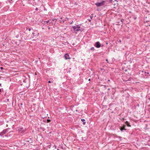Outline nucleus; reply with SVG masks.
Instances as JSON below:
<instances>
[{
	"label": "nucleus",
	"mask_w": 150,
	"mask_h": 150,
	"mask_svg": "<svg viewBox=\"0 0 150 150\" xmlns=\"http://www.w3.org/2000/svg\"><path fill=\"white\" fill-rule=\"evenodd\" d=\"M57 150H59V149H57Z\"/></svg>",
	"instance_id": "32"
},
{
	"label": "nucleus",
	"mask_w": 150,
	"mask_h": 150,
	"mask_svg": "<svg viewBox=\"0 0 150 150\" xmlns=\"http://www.w3.org/2000/svg\"><path fill=\"white\" fill-rule=\"evenodd\" d=\"M90 80H91L90 79H88V81H90Z\"/></svg>",
	"instance_id": "26"
},
{
	"label": "nucleus",
	"mask_w": 150,
	"mask_h": 150,
	"mask_svg": "<svg viewBox=\"0 0 150 150\" xmlns=\"http://www.w3.org/2000/svg\"><path fill=\"white\" fill-rule=\"evenodd\" d=\"M0 86H1V83H0Z\"/></svg>",
	"instance_id": "30"
},
{
	"label": "nucleus",
	"mask_w": 150,
	"mask_h": 150,
	"mask_svg": "<svg viewBox=\"0 0 150 150\" xmlns=\"http://www.w3.org/2000/svg\"><path fill=\"white\" fill-rule=\"evenodd\" d=\"M105 2V1H103L101 2L96 3L95 4L97 6H102L104 4Z\"/></svg>",
	"instance_id": "1"
},
{
	"label": "nucleus",
	"mask_w": 150,
	"mask_h": 150,
	"mask_svg": "<svg viewBox=\"0 0 150 150\" xmlns=\"http://www.w3.org/2000/svg\"><path fill=\"white\" fill-rule=\"evenodd\" d=\"M76 27L78 29H80V27L79 25H77L76 26Z\"/></svg>",
	"instance_id": "9"
},
{
	"label": "nucleus",
	"mask_w": 150,
	"mask_h": 150,
	"mask_svg": "<svg viewBox=\"0 0 150 150\" xmlns=\"http://www.w3.org/2000/svg\"><path fill=\"white\" fill-rule=\"evenodd\" d=\"M119 42H121V40H119Z\"/></svg>",
	"instance_id": "29"
},
{
	"label": "nucleus",
	"mask_w": 150,
	"mask_h": 150,
	"mask_svg": "<svg viewBox=\"0 0 150 150\" xmlns=\"http://www.w3.org/2000/svg\"><path fill=\"white\" fill-rule=\"evenodd\" d=\"M21 105H23V104L22 103H21Z\"/></svg>",
	"instance_id": "28"
},
{
	"label": "nucleus",
	"mask_w": 150,
	"mask_h": 150,
	"mask_svg": "<svg viewBox=\"0 0 150 150\" xmlns=\"http://www.w3.org/2000/svg\"><path fill=\"white\" fill-rule=\"evenodd\" d=\"M125 125H124L123 126V127L120 128V130L121 131H122L123 130H126V129L125 128Z\"/></svg>",
	"instance_id": "6"
},
{
	"label": "nucleus",
	"mask_w": 150,
	"mask_h": 150,
	"mask_svg": "<svg viewBox=\"0 0 150 150\" xmlns=\"http://www.w3.org/2000/svg\"><path fill=\"white\" fill-rule=\"evenodd\" d=\"M64 58L65 59H70V58L69 57V55L67 54H66L64 56Z\"/></svg>",
	"instance_id": "4"
},
{
	"label": "nucleus",
	"mask_w": 150,
	"mask_h": 150,
	"mask_svg": "<svg viewBox=\"0 0 150 150\" xmlns=\"http://www.w3.org/2000/svg\"><path fill=\"white\" fill-rule=\"evenodd\" d=\"M149 26H150V25H149Z\"/></svg>",
	"instance_id": "33"
},
{
	"label": "nucleus",
	"mask_w": 150,
	"mask_h": 150,
	"mask_svg": "<svg viewBox=\"0 0 150 150\" xmlns=\"http://www.w3.org/2000/svg\"><path fill=\"white\" fill-rule=\"evenodd\" d=\"M124 21V19H122L121 20V23L122 24H123V21Z\"/></svg>",
	"instance_id": "10"
},
{
	"label": "nucleus",
	"mask_w": 150,
	"mask_h": 150,
	"mask_svg": "<svg viewBox=\"0 0 150 150\" xmlns=\"http://www.w3.org/2000/svg\"><path fill=\"white\" fill-rule=\"evenodd\" d=\"M90 50H92V51H94V47H91V48Z\"/></svg>",
	"instance_id": "8"
},
{
	"label": "nucleus",
	"mask_w": 150,
	"mask_h": 150,
	"mask_svg": "<svg viewBox=\"0 0 150 150\" xmlns=\"http://www.w3.org/2000/svg\"><path fill=\"white\" fill-rule=\"evenodd\" d=\"M54 20H57V19H55H55H52V21H54Z\"/></svg>",
	"instance_id": "17"
},
{
	"label": "nucleus",
	"mask_w": 150,
	"mask_h": 150,
	"mask_svg": "<svg viewBox=\"0 0 150 150\" xmlns=\"http://www.w3.org/2000/svg\"><path fill=\"white\" fill-rule=\"evenodd\" d=\"M136 18H137L136 17L134 18V19H136Z\"/></svg>",
	"instance_id": "27"
},
{
	"label": "nucleus",
	"mask_w": 150,
	"mask_h": 150,
	"mask_svg": "<svg viewBox=\"0 0 150 150\" xmlns=\"http://www.w3.org/2000/svg\"><path fill=\"white\" fill-rule=\"evenodd\" d=\"M8 135L10 136V134L9 133V134H8Z\"/></svg>",
	"instance_id": "24"
},
{
	"label": "nucleus",
	"mask_w": 150,
	"mask_h": 150,
	"mask_svg": "<svg viewBox=\"0 0 150 150\" xmlns=\"http://www.w3.org/2000/svg\"><path fill=\"white\" fill-rule=\"evenodd\" d=\"M1 69H3V67H1Z\"/></svg>",
	"instance_id": "20"
},
{
	"label": "nucleus",
	"mask_w": 150,
	"mask_h": 150,
	"mask_svg": "<svg viewBox=\"0 0 150 150\" xmlns=\"http://www.w3.org/2000/svg\"><path fill=\"white\" fill-rule=\"evenodd\" d=\"M49 21H47V23H48V22H49Z\"/></svg>",
	"instance_id": "25"
},
{
	"label": "nucleus",
	"mask_w": 150,
	"mask_h": 150,
	"mask_svg": "<svg viewBox=\"0 0 150 150\" xmlns=\"http://www.w3.org/2000/svg\"><path fill=\"white\" fill-rule=\"evenodd\" d=\"M50 122V119H47V122Z\"/></svg>",
	"instance_id": "11"
},
{
	"label": "nucleus",
	"mask_w": 150,
	"mask_h": 150,
	"mask_svg": "<svg viewBox=\"0 0 150 150\" xmlns=\"http://www.w3.org/2000/svg\"><path fill=\"white\" fill-rule=\"evenodd\" d=\"M125 124L127 126L129 127H131V125H129V123L127 121H126L125 122Z\"/></svg>",
	"instance_id": "7"
},
{
	"label": "nucleus",
	"mask_w": 150,
	"mask_h": 150,
	"mask_svg": "<svg viewBox=\"0 0 150 150\" xmlns=\"http://www.w3.org/2000/svg\"><path fill=\"white\" fill-rule=\"evenodd\" d=\"M34 34H35V33H32V35H33V36H34Z\"/></svg>",
	"instance_id": "15"
},
{
	"label": "nucleus",
	"mask_w": 150,
	"mask_h": 150,
	"mask_svg": "<svg viewBox=\"0 0 150 150\" xmlns=\"http://www.w3.org/2000/svg\"><path fill=\"white\" fill-rule=\"evenodd\" d=\"M96 46L97 48H99L100 47V44L99 42H97L96 43Z\"/></svg>",
	"instance_id": "5"
},
{
	"label": "nucleus",
	"mask_w": 150,
	"mask_h": 150,
	"mask_svg": "<svg viewBox=\"0 0 150 150\" xmlns=\"http://www.w3.org/2000/svg\"><path fill=\"white\" fill-rule=\"evenodd\" d=\"M53 147H54L55 149H56V146L55 145H54Z\"/></svg>",
	"instance_id": "13"
},
{
	"label": "nucleus",
	"mask_w": 150,
	"mask_h": 150,
	"mask_svg": "<svg viewBox=\"0 0 150 150\" xmlns=\"http://www.w3.org/2000/svg\"><path fill=\"white\" fill-rule=\"evenodd\" d=\"M106 60L108 62V59H106Z\"/></svg>",
	"instance_id": "23"
},
{
	"label": "nucleus",
	"mask_w": 150,
	"mask_h": 150,
	"mask_svg": "<svg viewBox=\"0 0 150 150\" xmlns=\"http://www.w3.org/2000/svg\"><path fill=\"white\" fill-rule=\"evenodd\" d=\"M72 28H73V29H74V31H75V32H77L78 31H79L81 30L80 29H78V28H76V26H73L72 27Z\"/></svg>",
	"instance_id": "3"
},
{
	"label": "nucleus",
	"mask_w": 150,
	"mask_h": 150,
	"mask_svg": "<svg viewBox=\"0 0 150 150\" xmlns=\"http://www.w3.org/2000/svg\"><path fill=\"white\" fill-rule=\"evenodd\" d=\"M81 120L82 122H83L85 121V120L84 119H81Z\"/></svg>",
	"instance_id": "12"
},
{
	"label": "nucleus",
	"mask_w": 150,
	"mask_h": 150,
	"mask_svg": "<svg viewBox=\"0 0 150 150\" xmlns=\"http://www.w3.org/2000/svg\"><path fill=\"white\" fill-rule=\"evenodd\" d=\"M7 131V130L6 129L4 130L2 132L0 133V136H2L4 134H5Z\"/></svg>",
	"instance_id": "2"
},
{
	"label": "nucleus",
	"mask_w": 150,
	"mask_h": 150,
	"mask_svg": "<svg viewBox=\"0 0 150 150\" xmlns=\"http://www.w3.org/2000/svg\"><path fill=\"white\" fill-rule=\"evenodd\" d=\"M1 91V89H0V92Z\"/></svg>",
	"instance_id": "31"
},
{
	"label": "nucleus",
	"mask_w": 150,
	"mask_h": 150,
	"mask_svg": "<svg viewBox=\"0 0 150 150\" xmlns=\"http://www.w3.org/2000/svg\"><path fill=\"white\" fill-rule=\"evenodd\" d=\"M85 122H83V125H85Z\"/></svg>",
	"instance_id": "18"
},
{
	"label": "nucleus",
	"mask_w": 150,
	"mask_h": 150,
	"mask_svg": "<svg viewBox=\"0 0 150 150\" xmlns=\"http://www.w3.org/2000/svg\"><path fill=\"white\" fill-rule=\"evenodd\" d=\"M73 23V21H72V22L70 23V24H72Z\"/></svg>",
	"instance_id": "22"
},
{
	"label": "nucleus",
	"mask_w": 150,
	"mask_h": 150,
	"mask_svg": "<svg viewBox=\"0 0 150 150\" xmlns=\"http://www.w3.org/2000/svg\"><path fill=\"white\" fill-rule=\"evenodd\" d=\"M88 21L90 22H91V20H88Z\"/></svg>",
	"instance_id": "21"
},
{
	"label": "nucleus",
	"mask_w": 150,
	"mask_h": 150,
	"mask_svg": "<svg viewBox=\"0 0 150 150\" xmlns=\"http://www.w3.org/2000/svg\"><path fill=\"white\" fill-rule=\"evenodd\" d=\"M28 30L29 31H30V30H31V29L30 28H29V29H28Z\"/></svg>",
	"instance_id": "19"
},
{
	"label": "nucleus",
	"mask_w": 150,
	"mask_h": 150,
	"mask_svg": "<svg viewBox=\"0 0 150 150\" xmlns=\"http://www.w3.org/2000/svg\"><path fill=\"white\" fill-rule=\"evenodd\" d=\"M51 82V81H48V83H50Z\"/></svg>",
	"instance_id": "16"
},
{
	"label": "nucleus",
	"mask_w": 150,
	"mask_h": 150,
	"mask_svg": "<svg viewBox=\"0 0 150 150\" xmlns=\"http://www.w3.org/2000/svg\"><path fill=\"white\" fill-rule=\"evenodd\" d=\"M90 18H91V19L93 17V16H90Z\"/></svg>",
	"instance_id": "14"
}]
</instances>
